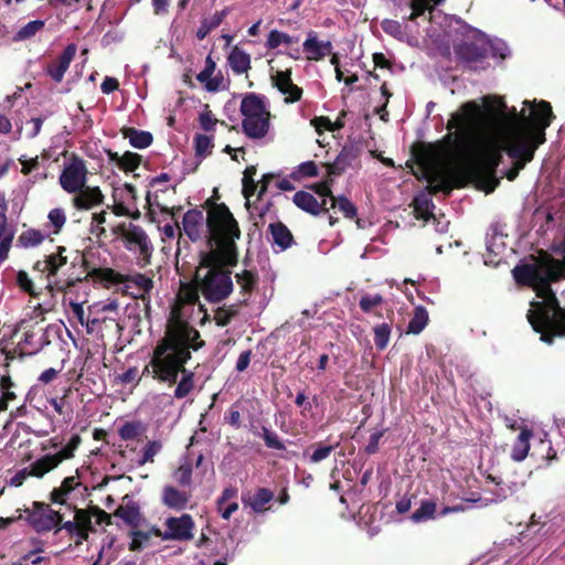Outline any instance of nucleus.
I'll return each instance as SVG.
<instances>
[{
  "mask_svg": "<svg viewBox=\"0 0 565 565\" xmlns=\"http://www.w3.org/2000/svg\"><path fill=\"white\" fill-rule=\"evenodd\" d=\"M481 100L482 106L471 100L461 106V111L451 114L446 141L451 151H458L468 136L486 135L483 154L470 163V170L479 186L490 193L499 184L495 169L502 153L512 160L504 175L513 181L545 142V130L554 116L551 104L545 100H524L521 111L508 108L499 96L487 95Z\"/></svg>",
  "mask_w": 565,
  "mask_h": 565,
  "instance_id": "obj_1",
  "label": "nucleus"
},
{
  "mask_svg": "<svg viewBox=\"0 0 565 565\" xmlns=\"http://www.w3.org/2000/svg\"><path fill=\"white\" fill-rule=\"evenodd\" d=\"M186 307L172 308L166 329V334L152 350L142 375L174 385L185 363L191 359V352L202 347L200 333L186 321Z\"/></svg>",
  "mask_w": 565,
  "mask_h": 565,
  "instance_id": "obj_2",
  "label": "nucleus"
},
{
  "mask_svg": "<svg viewBox=\"0 0 565 565\" xmlns=\"http://www.w3.org/2000/svg\"><path fill=\"white\" fill-rule=\"evenodd\" d=\"M237 262L236 243L226 247H216L202 255L196 270L195 286H183L179 300L172 308L186 307V319L195 320L193 315H202L200 322L209 320L207 310L200 301V292L210 302H220L233 291L231 273L225 267L234 266Z\"/></svg>",
  "mask_w": 565,
  "mask_h": 565,
  "instance_id": "obj_3",
  "label": "nucleus"
},
{
  "mask_svg": "<svg viewBox=\"0 0 565 565\" xmlns=\"http://www.w3.org/2000/svg\"><path fill=\"white\" fill-rule=\"evenodd\" d=\"M550 259L541 267L532 264L520 265L513 269V277L519 284L533 287L537 300L531 302L527 320L533 330L541 334V340L552 343L553 337H565V310L557 302L554 291L551 289V279L547 268Z\"/></svg>",
  "mask_w": 565,
  "mask_h": 565,
  "instance_id": "obj_4",
  "label": "nucleus"
},
{
  "mask_svg": "<svg viewBox=\"0 0 565 565\" xmlns=\"http://www.w3.org/2000/svg\"><path fill=\"white\" fill-rule=\"evenodd\" d=\"M182 231L192 241L209 239V250L235 244L241 232L237 222L225 205H217L206 214L202 210H189L182 218Z\"/></svg>",
  "mask_w": 565,
  "mask_h": 565,
  "instance_id": "obj_5",
  "label": "nucleus"
},
{
  "mask_svg": "<svg viewBox=\"0 0 565 565\" xmlns=\"http://www.w3.org/2000/svg\"><path fill=\"white\" fill-rule=\"evenodd\" d=\"M244 134L250 139L264 138L270 128V113L265 99L254 93L246 94L239 107Z\"/></svg>",
  "mask_w": 565,
  "mask_h": 565,
  "instance_id": "obj_6",
  "label": "nucleus"
},
{
  "mask_svg": "<svg viewBox=\"0 0 565 565\" xmlns=\"http://www.w3.org/2000/svg\"><path fill=\"white\" fill-rule=\"evenodd\" d=\"M100 277L104 281L118 287L134 298L145 299L153 288L152 279L139 273L122 275L108 268L102 271Z\"/></svg>",
  "mask_w": 565,
  "mask_h": 565,
  "instance_id": "obj_7",
  "label": "nucleus"
},
{
  "mask_svg": "<svg viewBox=\"0 0 565 565\" xmlns=\"http://www.w3.org/2000/svg\"><path fill=\"white\" fill-rule=\"evenodd\" d=\"M87 173L85 162L77 157H73L63 167L58 178L60 185L70 194L78 192L86 185Z\"/></svg>",
  "mask_w": 565,
  "mask_h": 565,
  "instance_id": "obj_8",
  "label": "nucleus"
},
{
  "mask_svg": "<svg viewBox=\"0 0 565 565\" xmlns=\"http://www.w3.org/2000/svg\"><path fill=\"white\" fill-rule=\"evenodd\" d=\"M315 191L322 199L319 202L311 193L306 191H298L295 193L292 201L294 203L305 212H308L312 215H318L323 211H329L328 198L331 195L330 183L328 181H323L318 183L315 186Z\"/></svg>",
  "mask_w": 565,
  "mask_h": 565,
  "instance_id": "obj_9",
  "label": "nucleus"
},
{
  "mask_svg": "<svg viewBox=\"0 0 565 565\" xmlns=\"http://www.w3.org/2000/svg\"><path fill=\"white\" fill-rule=\"evenodd\" d=\"M118 230L129 250L139 253L143 257L150 256L152 245L148 235L140 226L129 223L128 226L122 225Z\"/></svg>",
  "mask_w": 565,
  "mask_h": 565,
  "instance_id": "obj_10",
  "label": "nucleus"
},
{
  "mask_svg": "<svg viewBox=\"0 0 565 565\" xmlns=\"http://www.w3.org/2000/svg\"><path fill=\"white\" fill-rule=\"evenodd\" d=\"M164 525L167 529L160 534L164 541H189L193 539L194 521L190 514L168 518Z\"/></svg>",
  "mask_w": 565,
  "mask_h": 565,
  "instance_id": "obj_11",
  "label": "nucleus"
},
{
  "mask_svg": "<svg viewBox=\"0 0 565 565\" xmlns=\"http://www.w3.org/2000/svg\"><path fill=\"white\" fill-rule=\"evenodd\" d=\"M81 444V437L74 435L66 446H64L56 454H47L36 459V475H46L47 472L55 469L63 460L70 459L74 456L75 449Z\"/></svg>",
  "mask_w": 565,
  "mask_h": 565,
  "instance_id": "obj_12",
  "label": "nucleus"
},
{
  "mask_svg": "<svg viewBox=\"0 0 565 565\" xmlns=\"http://www.w3.org/2000/svg\"><path fill=\"white\" fill-rule=\"evenodd\" d=\"M196 79L210 93L226 90L230 87V79L224 77L221 71L216 72V63L211 55L205 58L204 68L196 75Z\"/></svg>",
  "mask_w": 565,
  "mask_h": 565,
  "instance_id": "obj_13",
  "label": "nucleus"
},
{
  "mask_svg": "<svg viewBox=\"0 0 565 565\" xmlns=\"http://www.w3.org/2000/svg\"><path fill=\"white\" fill-rule=\"evenodd\" d=\"M28 520L35 531L47 532L62 521V516L60 512L52 510L47 505L35 504V509L30 512Z\"/></svg>",
  "mask_w": 565,
  "mask_h": 565,
  "instance_id": "obj_14",
  "label": "nucleus"
},
{
  "mask_svg": "<svg viewBox=\"0 0 565 565\" xmlns=\"http://www.w3.org/2000/svg\"><path fill=\"white\" fill-rule=\"evenodd\" d=\"M273 85L285 96L284 100L287 104L300 100L302 89L295 85L291 79V71H276L271 75Z\"/></svg>",
  "mask_w": 565,
  "mask_h": 565,
  "instance_id": "obj_15",
  "label": "nucleus"
},
{
  "mask_svg": "<svg viewBox=\"0 0 565 565\" xmlns=\"http://www.w3.org/2000/svg\"><path fill=\"white\" fill-rule=\"evenodd\" d=\"M303 52L308 61H322L324 57L330 55L333 50L331 41H321L318 38L317 32L309 31L307 38L302 43Z\"/></svg>",
  "mask_w": 565,
  "mask_h": 565,
  "instance_id": "obj_16",
  "label": "nucleus"
},
{
  "mask_svg": "<svg viewBox=\"0 0 565 565\" xmlns=\"http://www.w3.org/2000/svg\"><path fill=\"white\" fill-rule=\"evenodd\" d=\"M73 194L72 205L77 210H92L103 204L105 198L98 186L84 185L82 190Z\"/></svg>",
  "mask_w": 565,
  "mask_h": 565,
  "instance_id": "obj_17",
  "label": "nucleus"
},
{
  "mask_svg": "<svg viewBox=\"0 0 565 565\" xmlns=\"http://www.w3.org/2000/svg\"><path fill=\"white\" fill-rule=\"evenodd\" d=\"M77 47L75 44H68L63 53L57 57L56 61H54L52 64L47 67V74L51 76V78L60 83L62 82L65 72L68 70L71 62L73 61L75 54H76Z\"/></svg>",
  "mask_w": 565,
  "mask_h": 565,
  "instance_id": "obj_18",
  "label": "nucleus"
},
{
  "mask_svg": "<svg viewBox=\"0 0 565 565\" xmlns=\"http://www.w3.org/2000/svg\"><path fill=\"white\" fill-rule=\"evenodd\" d=\"M425 178L429 183L431 192H445L450 193L452 186L450 181L443 174V172L436 167L434 162H423Z\"/></svg>",
  "mask_w": 565,
  "mask_h": 565,
  "instance_id": "obj_19",
  "label": "nucleus"
},
{
  "mask_svg": "<svg viewBox=\"0 0 565 565\" xmlns=\"http://www.w3.org/2000/svg\"><path fill=\"white\" fill-rule=\"evenodd\" d=\"M475 33L479 35L477 42H463L457 50L458 55L468 63L482 61L487 56L483 34L478 31Z\"/></svg>",
  "mask_w": 565,
  "mask_h": 565,
  "instance_id": "obj_20",
  "label": "nucleus"
},
{
  "mask_svg": "<svg viewBox=\"0 0 565 565\" xmlns=\"http://www.w3.org/2000/svg\"><path fill=\"white\" fill-rule=\"evenodd\" d=\"M274 499V492L266 488H258L254 494H244L242 501L255 513H262L267 510L266 505Z\"/></svg>",
  "mask_w": 565,
  "mask_h": 565,
  "instance_id": "obj_21",
  "label": "nucleus"
},
{
  "mask_svg": "<svg viewBox=\"0 0 565 565\" xmlns=\"http://www.w3.org/2000/svg\"><path fill=\"white\" fill-rule=\"evenodd\" d=\"M162 503L170 509L181 511L186 508L190 494L185 491L178 490L172 486H166L162 490Z\"/></svg>",
  "mask_w": 565,
  "mask_h": 565,
  "instance_id": "obj_22",
  "label": "nucleus"
},
{
  "mask_svg": "<svg viewBox=\"0 0 565 565\" xmlns=\"http://www.w3.org/2000/svg\"><path fill=\"white\" fill-rule=\"evenodd\" d=\"M227 64L235 74H245L250 68V55L243 49L234 46L227 56Z\"/></svg>",
  "mask_w": 565,
  "mask_h": 565,
  "instance_id": "obj_23",
  "label": "nucleus"
},
{
  "mask_svg": "<svg viewBox=\"0 0 565 565\" xmlns=\"http://www.w3.org/2000/svg\"><path fill=\"white\" fill-rule=\"evenodd\" d=\"M81 483L77 477L71 476L63 480L62 484L54 489L51 493L54 503L67 504L73 499V491L79 487Z\"/></svg>",
  "mask_w": 565,
  "mask_h": 565,
  "instance_id": "obj_24",
  "label": "nucleus"
},
{
  "mask_svg": "<svg viewBox=\"0 0 565 565\" xmlns=\"http://www.w3.org/2000/svg\"><path fill=\"white\" fill-rule=\"evenodd\" d=\"M271 242L274 246H277L279 250H285L291 246L294 238L290 231L282 223H271L268 226Z\"/></svg>",
  "mask_w": 565,
  "mask_h": 565,
  "instance_id": "obj_25",
  "label": "nucleus"
},
{
  "mask_svg": "<svg viewBox=\"0 0 565 565\" xmlns=\"http://www.w3.org/2000/svg\"><path fill=\"white\" fill-rule=\"evenodd\" d=\"M0 223V265L8 258L14 237L13 230L7 224L6 213L1 212Z\"/></svg>",
  "mask_w": 565,
  "mask_h": 565,
  "instance_id": "obj_26",
  "label": "nucleus"
},
{
  "mask_svg": "<svg viewBox=\"0 0 565 565\" xmlns=\"http://www.w3.org/2000/svg\"><path fill=\"white\" fill-rule=\"evenodd\" d=\"M532 436V433L527 428H523L519 436L516 437L512 450H511V458L514 461H523L530 450V438Z\"/></svg>",
  "mask_w": 565,
  "mask_h": 565,
  "instance_id": "obj_27",
  "label": "nucleus"
},
{
  "mask_svg": "<svg viewBox=\"0 0 565 565\" xmlns=\"http://www.w3.org/2000/svg\"><path fill=\"white\" fill-rule=\"evenodd\" d=\"M64 252L65 247H58V252L56 254L49 255L42 263L39 262L36 266L42 271H46L47 276L55 275L67 262L66 256L63 255Z\"/></svg>",
  "mask_w": 565,
  "mask_h": 565,
  "instance_id": "obj_28",
  "label": "nucleus"
},
{
  "mask_svg": "<svg viewBox=\"0 0 565 565\" xmlns=\"http://www.w3.org/2000/svg\"><path fill=\"white\" fill-rule=\"evenodd\" d=\"M236 282L241 289V294L243 296V299L241 300L242 303H246L247 299L253 291L257 278L256 275L249 270H242L241 273H237L235 275Z\"/></svg>",
  "mask_w": 565,
  "mask_h": 565,
  "instance_id": "obj_29",
  "label": "nucleus"
},
{
  "mask_svg": "<svg viewBox=\"0 0 565 565\" xmlns=\"http://www.w3.org/2000/svg\"><path fill=\"white\" fill-rule=\"evenodd\" d=\"M122 135L129 140L130 145L138 149L147 148L152 142V135L148 131L137 130L135 128H125Z\"/></svg>",
  "mask_w": 565,
  "mask_h": 565,
  "instance_id": "obj_30",
  "label": "nucleus"
},
{
  "mask_svg": "<svg viewBox=\"0 0 565 565\" xmlns=\"http://www.w3.org/2000/svg\"><path fill=\"white\" fill-rule=\"evenodd\" d=\"M428 320L429 317L426 308L423 306H417L414 309V315L408 322L407 333L419 334L427 326Z\"/></svg>",
  "mask_w": 565,
  "mask_h": 565,
  "instance_id": "obj_31",
  "label": "nucleus"
},
{
  "mask_svg": "<svg viewBox=\"0 0 565 565\" xmlns=\"http://www.w3.org/2000/svg\"><path fill=\"white\" fill-rule=\"evenodd\" d=\"M273 174H266L263 177L258 184H256L253 179L243 180V194L247 201V204L249 203L250 196L254 195L257 189L259 196H262L267 191L270 182L273 181Z\"/></svg>",
  "mask_w": 565,
  "mask_h": 565,
  "instance_id": "obj_32",
  "label": "nucleus"
},
{
  "mask_svg": "<svg viewBox=\"0 0 565 565\" xmlns=\"http://www.w3.org/2000/svg\"><path fill=\"white\" fill-rule=\"evenodd\" d=\"M227 13L228 10L224 9L222 11L215 12L209 18H205L196 31L198 39L203 40L212 30L216 29L222 23Z\"/></svg>",
  "mask_w": 565,
  "mask_h": 565,
  "instance_id": "obj_33",
  "label": "nucleus"
},
{
  "mask_svg": "<svg viewBox=\"0 0 565 565\" xmlns=\"http://www.w3.org/2000/svg\"><path fill=\"white\" fill-rule=\"evenodd\" d=\"M21 351L26 354H34L39 352L43 345V334L39 335L33 331H25L22 340L19 342Z\"/></svg>",
  "mask_w": 565,
  "mask_h": 565,
  "instance_id": "obj_34",
  "label": "nucleus"
},
{
  "mask_svg": "<svg viewBox=\"0 0 565 565\" xmlns=\"http://www.w3.org/2000/svg\"><path fill=\"white\" fill-rule=\"evenodd\" d=\"M46 234L36 228H29L23 231L18 237V245L23 248H32L41 245L45 239Z\"/></svg>",
  "mask_w": 565,
  "mask_h": 565,
  "instance_id": "obj_35",
  "label": "nucleus"
},
{
  "mask_svg": "<svg viewBox=\"0 0 565 565\" xmlns=\"http://www.w3.org/2000/svg\"><path fill=\"white\" fill-rule=\"evenodd\" d=\"M115 515L130 525H137L140 521V511L136 503L128 502L118 507Z\"/></svg>",
  "mask_w": 565,
  "mask_h": 565,
  "instance_id": "obj_36",
  "label": "nucleus"
},
{
  "mask_svg": "<svg viewBox=\"0 0 565 565\" xmlns=\"http://www.w3.org/2000/svg\"><path fill=\"white\" fill-rule=\"evenodd\" d=\"M14 383L9 375H2L0 379V413L8 408L10 402L17 398L15 393L12 391Z\"/></svg>",
  "mask_w": 565,
  "mask_h": 565,
  "instance_id": "obj_37",
  "label": "nucleus"
},
{
  "mask_svg": "<svg viewBox=\"0 0 565 565\" xmlns=\"http://www.w3.org/2000/svg\"><path fill=\"white\" fill-rule=\"evenodd\" d=\"M295 42H298V38L278 30H271L267 36L266 46L269 50H275L282 45L288 46Z\"/></svg>",
  "mask_w": 565,
  "mask_h": 565,
  "instance_id": "obj_38",
  "label": "nucleus"
},
{
  "mask_svg": "<svg viewBox=\"0 0 565 565\" xmlns=\"http://www.w3.org/2000/svg\"><path fill=\"white\" fill-rule=\"evenodd\" d=\"M384 302V298L380 294L363 292L359 300V307L364 313L374 312Z\"/></svg>",
  "mask_w": 565,
  "mask_h": 565,
  "instance_id": "obj_39",
  "label": "nucleus"
},
{
  "mask_svg": "<svg viewBox=\"0 0 565 565\" xmlns=\"http://www.w3.org/2000/svg\"><path fill=\"white\" fill-rule=\"evenodd\" d=\"M145 433V427L140 422H129L119 428V436L122 440H137Z\"/></svg>",
  "mask_w": 565,
  "mask_h": 565,
  "instance_id": "obj_40",
  "label": "nucleus"
},
{
  "mask_svg": "<svg viewBox=\"0 0 565 565\" xmlns=\"http://www.w3.org/2000/svg\"><path fill=\"white\" fill-rule=\"evenodd\" d=\"M328 203H330L331 209L338 207V210L348 218H353L356 215V207L344 196L335 199L331 194L328 198Z\"/></svg>",
  "mask_w": 565,
  "mask_h": 565,
  "instance_id": "obj_41",
  "label": "nucleus"
},
{
  "mask_svg": "<svg viewBox=\"0 0 565 565\" xmlns=\"http://www.w3.org/2000/svg\"><path fill=\"white\" fill-rule=\"evenodd\" d=\"M435 512H436V503L430 500H426V501H423L420 507L413 512L411 518L414 522L419 523V522H424V521L434 519Z\"/></svg>",
  "mask_w": 565,
  "mask_h": 565,
  "instance_id": "obj_42",
  "label": "nucleus"
},
{
  "mask_svg": "<svg viewBox=\"0 0 565 565\" xmlns=\"http://www.w3.org/2000/svg\"><path fill=\"white\" fill-rule=\"evenodd\" d=\"M180 374H182V377L179 382L177 381L174 390V397L177 398L185 397L193 390V373L184 369Z\"/></svg>",
  "mask_w": 565,
  "mask_h": 565,
  "instance_id": "obj_43",
  "label": "nucleus"
},
{
  "mask_svg": "<svg viewBox=\"0 0 565 565\" xmlns=\"http://www.w3.org/2000/svg\"><path fill=\"white\" fill-rule=\"evenodd\" d=\"M238 313L237 305L228 307H220L215 310L213 319L218 327L227 326L231 320Z\"/></svg>",
  "mask_w": 565,
  "mask_h": 565,
  "instance_id": "obj_44",
  "label": "nucleus"
},
{
  "mask_svg": "<svg viewBox=\"0 0 565 565\" xmlns=\"http://www.w3.org/2000/svg\"><path fill=\"white\" fill-rule=\"evenodd\" d=\"M374 342L379 350H384L390 342L391 327L388 323H380L374 327Z\"/></svg>",
  "mask_w": 565,
  "mask_h": 565,
  "instance_id": "obj_45",
  "label": "nucleus"
},
{
  "mask_svg": "<svg viewBox=\"0 0 565 565\" xmlns=\"http://www.w3.org/2000/svg\"><path fill=\"white\" fill-rule=\"evenodd\" d=\"M92 315L87 317L85 321V329L88 334L92 335H102V324L106 320L115 321V317H106L100 315H93L94 317H90Z\"/></svg>",
  "mask_w": 565,
  "mask_h": 565,
  "instance_id": "obj_46",
  "label": "nucleus"
},
{
  "mask_svg": "<svg viewBox=\"0 0 565 565\" xmlns=\"http://www.w3.org/2000/svg\"><path fill=\"white\" fill-rule=\"evenodd\" d=\"M35 466H36V460L33 461L29 467L23 468V469L19 470L18 472H15L9 481L10 486H13V487L22 486L23 482L25 481V479L30 476L36 477V478H42L44 475H36Z\"/></svg>",
  "mask_w": 565,
  "mask_h": 565,
  "instance_id": "obj_47",
  "label": "nucleus"
},
{
  "mask_svg": "<svg viewBox=\"0 0 565 565\" xmlns=\"http://www.w3.org/2000/svg\"><path fill=\"white\" fill-rule=\"evenodd\" d=\"M44 28V21L33 20L22 26L15 34V40L23 41L34 36L39 31Z\"/></svg>",
  "mask_w": 565,
  "mask_h": 565,
  "instance_id": "obj_48",
  "label": "nucleus"
},
{
  "mask_svg": "<svg viewBox=\"0 0 565 565\" xmlns=\"http://www.w3.org/2000/svg\"><path fill=\"white\" fill-rule=\"evenodd\" d=\"M487 54L493 57L505 58L510 54L509 46L502 40L486 41Z\"/></svg>",
  "mask_w": 565,
  "mask_h": 565,
  "instance_id": "obj_49",
  "label": "nucleus"
},
{
  "mask_svg": "<svg viewBox=\"0 0 565 565\" xmlns=\"http://www.w3.org/2000/svg\"><path fill=\"white\" fill-rule=\"evenodd\" d=\"M162 444L159 440L148 441L142 449V456L138 460V465L142 466L147 462H152L153 458L161 451Z\"/></svg>",
  "mask_w": 565,
  "mask_h": 565,
  "instance_id": "obj_50",
  "label": "nucleus"
},
{
  "mask_svg": "<svg viewBox=\"0 0 565 565\" xmlns=\"http://www.w3.org/2000/svg\"><path fill=\"white\" fill-rule=\"evenodd\" d=\"M415 211L425 218H428L431 214V210L435 207L429 195L420 194L414 199Z\"/></svg>",
  "mask_w": 565,
  "mask_h": 565,
  "instance_id": "obj_51",
  "label": "nucleus"
},
{
  "mask_svg": "<svg viewBox=\"0 0 565 565\" xmlns=\"http://www.w3.org/2000/svg\"><path fill=\"white\" fill-rule=\"evenodd\" d=\"M174 480L181 486H190L192 481V466L185 461L173 473Z\"/></svg>",
  "mask_w": 565,
  "mask_h": 565,
  "instance_id": "obj_52",
  "label": "nucleus"
},
{
  "mask_svg": "<svg viewBox=\"0 0 565 565\" xmlns=\"http://www.w3.org/2000/svg\"><path fill=\"white\" fill-rule=\"evenodd\" d=\"M50 224L53 226V233L58 234L66 222V215L63 209L56 207L49 212Z\"/></svg>",
  "mask_w": 565,
  "mask_h": 565,
  "instance_id": "obj_53",
  "label": "nucleus"
},
{
  "mask_svg": "<svg viewBox=\"0 0 565 565\" xmlns=\"http://www.w3.org/2000/svg\"><path fill=\"white\" fill-rule=\"evenodd\" d=\"M347 167L345 158L339 156L331 164L323 166L327 174V179L330 184L332 183V177L341 174Z\"/></svg>",
  "mask_w": 565,
  "mask_h": 565,
  "instance_id": "obj_54",
  "label": "nucleus"
},
{
  "mask_svg": "<svg viewBox=\"0 0 565 565\" xmlns=\"http://www.w3.org/2000/svg\"><path fill=\"white\" fill-rule=\"evenodd\" d=\"M518 489H519L518 483H511V484L498 483L495 490L493 491V494L495 498L491 499L490 501L491 502H500V501L507 499L508 497L512 495L513 493H515L518 491Z\"/></svg>",
  "mask_w": 565,
  "mask_h": 565,
  "instance_id": "obj_55",
  "label": "nucleus"
},
{
  "mask_svg": "<svg viewBox=\"0 0 565 565\" xmlns=\"http://www.w3.org/2000/svg\"><path fill=\"white\" fill-rule=\"evenodd\" d=\"M106 211L94 213L90 221V232L96 236H102L106 233L104 224L106 223Z\"/></svg>",
  "mask_w": 565,
  "mask_h": 565,
  "instance_id": "obj_56",
  "label": "nucleus"
},
{
  "mask_svg": "<svg viewBox=\"0 0 565 565\" xmlns=\"http://www.w3.org/2000/svg\"><path fill=\"white\" fill-rule=\"evenodd\" d=\"M118 301L117 300H109L106 303H95L89 307L90 315H104L106 312L115 313L117 315L118 311Z\"/></svg>",
  "mask_w": 565,
  "mask_h": 565,
  "instance_id": "obj_57",
  "label": "nucleus"
},
{
  "mask_svg": "<svg viewBox=\"0 0 565 565\" xmlns=\"http://www.w3.org/2000/svg\"><path fill=\"white\" fill-rule=\"evenodd\" d=\"M263 438H264L265 445L268 448L276 449V450L285 449V445L279 439L278 435L276 433L269 430L266 427H263Z\"/></svg>",
  "mask_w": 565,
  "mask_h": 565,
  "instance_id": "obj_58",
  "label": "nucleus"
},
{
  "mask_svg": "<svg viewBox=\"0 0 565 565\" xmlns=\"http://www.w3.org/2000/svg\"><path fill=\"white\" fill-rule=\"evenodd\" d=\"M139 163L140 156L132 152H125L119 160V166L125 171H134L136 168H138Z\"/></svg>",
  "mask_w": 565,
  "mask_h": 565,
  "instance_id": "obj_59",
  "label": "nucleus"
},
{
  "mask_svg": "<svg viewBox=\"0 0 565 565\" xmlns=\"http://www.w3.org/2000/svg\"><path fill=\"white\" fill-rule=\"evenodd\" d=\"M142 374H139V371L136 366L129 367L121 374L117 376V380L121 384H134L137 385L140 382Z\"/></svg>",
  "mask_w": 565,
  "mask_h": 565,
  "instance_id": "obj_60",
  "label": "nucleus"
},
{
  "mask_svg": "<svg viewBox=\"0 0 565 565\" xmlns=\"http://www.w3.org/2000/svg\"><path fill=\"white\" fill-rule=\"evenodd\" d=\"M339 444H337L335 446H322V445H319L315 451L310 455V462L312 463H318L324 459H327L331 452L335 449V447L338 446Z\"/></svg>",
  "mask_w": 565,
  "mask_h": 565,
  "instance_id": "obj_61",
  "label": "nucleus"
},
{
  "mask_svg": "<svg viewBox=\"0 0 565 565\" xmlns=\"http://www.w3.org/2000/svg\"><path fill=\"white\" fill-rule=\"evenodd\" d=\"M534 454H539L547 460H551L555 457V451L551 446V441L546 439L545 434H544V438L540 439L539 446L535 447Z\"/></svg>",
  "mask_w": 565,
  "mask_h": 565,
  "instance_id": "obj_62",
  "label": "nucleus"
},
{
  "mask_svg": "<svg viewBox=\"0 0 565 565\" xmlns=\"http://www.w3.org/2000/svg\"><path fill=\"white\" fill-rule=\"evenodd\" d=\"M294 174H297L298 177H316L319 175V170L313 161H306L297 167Z\"/></svg>",
  "mask_w": 565,
  "mask_h": 565,
  "instance_id": "obj_63",
  "label": "nucleus"
},
{
  "mask_svg": "<svg viewBox=\"0 0 565 565\" xmlns=\"http://www.w3.org/2000/svg\"><path fill=\"white\" fill-rule=\"evenodd\" d=\"M547 275L554 281L565 278V260L551 263L547 268Z\"/></svg>",
  "mask_w": 565,
  "mask_h": 565,
  "instance_id": "obj_64",
  "label": "nucleus"
}]
</instances>
